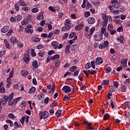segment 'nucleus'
<instances>
[{"label":"nucleus","instance_id":"4d7b16f0","mask_svg":"<svg viewBox=\"0 0 130 130\" xmlns=\"http://www.w3.org/2000/svg\"><path fill=\"white\" fill-rule=\"evenodd\" d=\"M0 93H6V89L5 88V87H2L0 88Z\"/></svg>","mask_w":130,"mask_h":130},{"label":"nucleus","instance_id":"aec40b11","mask_svg":"<svg viewBox=\"0 0 130 130\" xmlns=\"http://www.w3.org/2000/svg\"><path fill=\"white\" fill-rule=\"evenodd\" d=\"M32 66L34 69H37V68H38V62H37V60H34L32 63Z\"/></svg>","mask_w":130,"mask_h":130},{"label":"nucleus","instance_id":"58836bf2","mask_svg":"<svg viewBox=\"0 0 130 130\" xmlns=\"http://www.w3.org/2000/svg\"><path fill=\"white\" fill-rule=\"evenodd\" d=\"M108 28L109 31H111L113 29V25L112 24H109L108 25Z\"/></svg>","mask_w":130,"mask_h":130},{"label":"nucleus","instance_id":"13d9d810","mask_svg":"<svg viewBox=\"0 0 130 130\" xmlns=\"http://www.w3.org/2000/svg\"><path fill=\"white\" fill-rule=\"evenodd\" d=\"M75 36H76V33L72 32L70 34V35L69 36V38H70V39H72V38H74V37H75Z\"/></svg>","mask_w":130,"mask_h":130},{"label":"nucleus","instance_id":"4be33fe9","mask_svg":"<svg viewBox=\"0 0 130 130\" xmlns=\"http://www.w3.org/2000/svg\"><path fill=\"white\" fill-rule=\"evenodd\" d=\"M60 57V55L59 54L54 55L53 56L50 57V59L51 60H55V59H57Z\"/></svg>","mask_w":130,"mask_h":130},{"label":"nucleus","instance_id":"2eb2a0df","mask_svg":"<svg viewBox=\"0 0 130 130\" xmlns=\"http://www.w3.org/2000/svg\"><path fill=\"white\" fill-rule=\"evenodd\" d=\"M51 45L53 47L54 49H57V46H58V43L56 41H53L51 43Z\"/></svg>","mask_w":130,"mask_h":130},{"label":"nucleus","instance_id":"72a5a7b5","mask_svg":"<svg viewBox=\"0 0 130 130\" xmlns=\"http://www.w3.org/2000/svg\"><path fill=\"white\" fill-rule=\"evenodd\" d=\"M70 45H67L66 48L65 49V52L66 53H70Z\"/></svg>","mask_w":130,"mask_h":130},{"label":"nucleus","instance_id":"de8ad7c7","mask_svg":"<svg viewBox=\"0 0 130 130\" xmlns=\"http://www.w3.org/2000/svg\"><path fill=\"white\" fill-rule=\"evenodd\" d=\"M110 91L111 93H114L115 92V88L113 87V86L111 85L110 87Z\"/></svg>","mask_w":130,"mask_h":130},{"label":"nucleus","instance_id":"bf43d9fd","mask_svg":"<svg viewBox=\"0 0 130 130\" xmlns=\"http://www.w3.org/2000/svg\"><path fill=\"white\" fill-rule=\"evenodd\" d=\"M90 15H91V14H90V12L89 11L85 12L84 13V16L85 18H88V17H89Z\"/></svg>","mask_w":130,"mask_h":130},{"label":"nucleus","instance_id":"39448f33","mask_svg":"<svg viewBox=\"0 0 130 130\" xmlns=\"http://www.w3.org/2000/svg\"><path fill=\"white\" fill-rule=\"evenodd\" d=\"M108 45H109V42L107 41H105L103 44L100 45L99 48L100 49H103L106 47H108Z\"/></svg>","mask_w":130,"mask_h":130},{"label":"nucleus","instance_id":"c756f323","mask_svg":"<svg viewBox=\"0 0 130 130\" xmlns=\"http://www.w3.org/2000/svg\"><path fill=\"white\" fill-rule=\"evenodd\" d=\"M55 115H56L57 117H59L61 115V110H58L56 113Z\"/></svg>","mask_w":130,"mask_h":130},{"label":"nucleus","instance_id":"5fc2aeb1","mask_svg":"<svg viewBox=\"0 0 130 130\" xmlns=\"http://www.w3.org/2000/svg\"><path fill=\"white\" fill-rule=\"evenodd\" d=\"M86 1L87 0H83V4L81 5V7L83 8V9H85V8H86Z\"/></svg>","mask_w":130,"mask_h":130},{"label":"nucleus","instance_id":"412c9836","mask_svg":"<svg viewBox=\"0 0 130 130\" xmlns=\"http://www.w3.org/2000/svg\"><path fill=\"white\" fill-rule=\"evenodd\" d=\"M35 92H36V88L35 87H32L28 90L29 94H33Z\"/></svg>","mask_w":130,"mask_h":130},{"label":"nucleus","instance_id":"338daca9","mask_svg":"<svg viewBox=\"0 0 130 130\" xmlns=\"http://www.w3.org/2000/svg\"><path fill=\"white\" fill-rule=\"evenodd\" d=\"M70 99H71V98H70V97H69V96H64L63 97V101H70Z\"/></svg>","mask_w":130,"mask_h":130},{"label":"nucleus","instance_id":"7c9ffc66","mask_svg":"<svg viewBox=\"0 0 130 130\" xmlns=\"http://www.w3.org/2000/svg\"><path fill=\"white\" fill-rule=\"evenodd\" d=\"M109 84V80L106 79L103 81L102 85L104 86H106V85H108Z\"/></svg>","mask_w":130,"mask_h":130},{"label":"nucleus","instance_id":"774afa93","mask_svg":"<svg viewBox=\"0 0 130 130\" xmlns=\"http://www.w3.org/2000/svg\"><path fill=\"white\" fill-rule=\"evenodd\" d=\"M111 68L110 67H108L106 70V73H110L111 72Z\"/></svg>","mask_w":130,"mask_h":130},{"label":"nucleus","instance_id":"69168bd1","mask_svg":"<svg viewBox=\"0 0 130 130\" xmlns=\"http://www.w3.org/2000/svg\"><path fill=\"white\" fill-rule=\"evenodd\" d=\"M15 9L16 10V11H19L20 10V7L19 6V4H16L15 5Z\"/></svg>","mask_w":130,"mask_h":130},{"label":"nucleus","instance_id":"393cba45","mask_svg":"<svg viewBox=\"0 0 130 130\" xmlns=\"http://www.w3.org/2000/svg\"><path fill=\"white\" fill-rule=\"evenodd\" d=\"M37 19L39 20V21H41V20H43L44 19V16L43 15H42L41 13H40L37 17Z\"/></svg>","mask_w":130,"mask_h":130},{"label":"nucleus","instance_id":"c03bdc74","mask_svg":"<svg viewBox=\"0 0 130 130\" xmlns=\"http://www.w3.org/2000/svg\"><path fill=\"white\" fill-rule=\"evenodd\" d=\"M88 73H89L90 75H96L97 73V72L96 71H91V70H88Z\"/></svg>","mask_w":130,"mask_h":130},{"label":"nucleus","instance_id":"680f3d73","mask_svg":"<svg viewBox=\"0 0 130 130\" xmlns=\"http://www.w3.org/2000/svg\"><path fill=\"white\" fill-rule=\"evenodd\" d=\"M20 105L22 108L25 107L26 106V102L24 101H22Z\"/></svg>","mask_w":130,"mask_h":130},{"label":"nucleus","instance_id":"ea45409f","mask_svg":"<svg viewBox=\"0 0 130 130\" xmlns=\"http://www.w3.org/2000/svg\"><path fill=\"white\" fill-rule=\"evenodd\" d=\"M94 31H95V27H92L90 29V33L89 34L90 37H91V36H92V35H93V33H94Z\"/></svg>","mask_w":130,"mask_h":130},{"label":"nucleus","instance_id":"9b49d317","mask_svg":"<svg viewBox=\"0 0 130 130\" xmlns=\"http://www.w3.org/2000/svg\"><path fill=\"white\" fill-rule=\"evenodd\" d=\"M9 29L10 26H5L1 29V32H2V33H7V32L9 31Z\"/></svg>","mask_w":130,"mask_h":130},{"label":"nucleus","instance_id":"6ab92c4d","mask_svg":"<svg viewBox=\"0 0 130 130\" xmlns=\"http://www.w3.org/2000/svg\"><path fill=\"white\" fill-rule=\"evenodd\" d=\"M4 42L5 43V47L8 49H11V46H10V43H9V42H8V40L6 39H4Z\"/></svg>","mask_w":130,"mask_h":130},{"label":"nucleus","instance_id":"bb28decb","mask_svg":"<svg viewBox=\"0 0 130 130\" xmlns=\"http://www.w3.org/2000/svg\"><path fill=\"white\" fill-rule=\"evenodd\" d=\"M121 64H127V58L126 59H122L121 60Z\"/></svg>","mask_w":130,"mask_h":130},{"label":"nucleus","instance_id":"9d476101","mask_svg":"<svg viewBox=\"0 0 130 130\" xmlns=\"http://www.w3.org/2000/svg\"><path fill=\"white\" fill-rule=\"evenodd\" d=\"M87 23L89 25H93V24H94V23H95V18H94L93 17L88 18V19L87 20Z\"/></svg>","mask_w":130,"mask_h":130},{"label":"nucleus","instance_id":"a878e982","mask_svg":"<svg viewBox=\"0 0 130 130\" xmlns=\"http://www.w3.org/2000/svg\"><path fill=\"white\" fill-rule=\"evenodd\" d=\"M121 92H125L126 91V86L125 85H122L120 88Z\"/></svg>","mask_w":130,"mask_h":130},{"label":"nucleus","instance_id":"49530a36","mask_svg":"<svg viewBox=\"0 0 130 130\" xmlns=\"http://www.w3.org/2000/svg\"><path fill=\"white\" fill-rule=\"evenodd\" d=\"M13 33V29H10L8 32L6 34V36L8 37H10V35H12V34Z\"/></svg>","mask_w":130,"mask_h":130},{"label":"nucleus","instance_id":"c85d7f7f","mask_svg":"<svg viewBox=\"0 0 130 130\" xmlns=\"http://www.w3.org/2000/svg\"><path fill=\"white\" fill-rule=\"evenodd\" d=\"M19 4L21 7H26L27 6V3L24 2V1H20Z\"/></svg>","mask_w":130,"mask_h":130},{"label":"nucleus","instance_id":"f704fd0d","mask_svg":"<svg viewBox=\"0 0 130 130\" xmlns=\"http://www.w3.org/2000/svg\"><path fill=\"white\" fill-rule=\"evenodd\" d=\"M6 122L7 123H10V126L11 127L14 126V123H13V121L8 119V120H6Z\"/></svg>","mask_w":130,"mask_h":130},{"label":"nucleus","instance_id":"f03ea898","mask_svg":"<svg viewBox=\"0 0 130 130\" xmlns=\"http://www.w3.org/2000/svg\"><path fill=\"white\" fill-rule=\"evenodd\" d=\"M22 20V16L21 15H17L14 17H12L10 18V20L12 23H15V22H18L19 21Z\"/></svg>","mask_w":130,"mask_h":130},{"label":"nucleus","instance_id":"20e7f679","mask_svg":"<svg viewBox=\"0 0 130 130\" xmlns=\"http://www.w3.org/2000/svg\"><path fill=\"white\" fill-rule=\"evenodd\" d=\"M94 38L96 41H101L103 39V35L99 32H96L94 35Z\"/></svg>","mask_w":130,"mask_h":130},{"label":"nucleus","instance_id":"1a4fd4ad","mask_svg":"<svg viewBox=\"0 0 130 130\" xmlns=\"http://www.w3.org/2000/svg\"><path fill=\"white\" fill-rule=\"evenodd\" d=\"M83 124L85 125H87V126H88L89 129H94V128L92 127V123L91 122H89L88 121H83Z\"/></svg>","mask_w":130,"mask_h":130},{"label":"nucleus","instance_id":"a211bd4d","mask_svg":"<svg viewBox=\"0 0 130 130\" xmlns=\"http://www.w3.org/2000/svg\"><path fill=\"white\" fill-rule=\"evenodd\" d=\"M83 27H84V25L80 23L75 26V29L77 31H80V30H81V29L83 28Z\"/></svg>","mask_w":130,"mask_h":130},{"label":"nucleus","instance_id":"4468645a","mask_svg":"<svg viewBox=\"0 0 130 130\" xmlns=\"http://www.w3.org/2000/svg\"><path fill=\"white\" fill-rule=\"evenodd\" d=\"M20 74L23 77H27L29 75V72L27 70H22Z\"/></svg>","mask_w":130,"mask_h":130},{"label":"nucleus","instance_id":"5701e85b","mask_svg":"<svg viewBox=\"0 0 130 130\" xmlns=\"http://www.w3.org/2000/svg\"><path fill=\"white\" fill-rule=\"evenodd\" d=\"M24 31L25 33H30L31 34L33 33V29L31 28H28L27 27L24 28Z\"/></svg>","mask_w":130,"mask_h":130},{"label":"nucleus","instance_id":"6e6552de","mask_svg":"<svg viewBox=\"0 0 130 130\" xmlns=\"http://www.w3.org/2000/svg\"><path fill=\"white\" fill-rule=\"evenodd\" d=\"M118 42L121 43V44H123L124 43V37L122 35H120L119 38L117 39Z\"/></svg>","mask_w":130,"mask_h":130},{"label":"nucleus","instance_id":"4c0bfd02","mask_svg":"<svg viewBox=\"0 0 130 130\" xmlns=\"http://www.w3.org/2000/svg\"><path fill=\"white\" fill-rule=\"evenodd\" d=\"M77 45H78L77 44H75V45H73L71 46L72 51H74V50H76V49L77 48V47H78Z\"/></svg>","mask_w":130,"mask_h":130},{"label":"nucleus","instance_id":"2f4dec72","mask_svg":"<svg viewBox=\"0 0 130 130\" xmlns=\"http://www.w3.org/2000/svg\"><path fill=\"white\" fill-rule=\"evenodd\" d=\"M90 7H92V4L89 3L88 2V0H86V9L89 10Z\"/></svg>","mask_w":130,"mask_h":130},{"label":"nucleus","instance_id":"f3484780","mask_svg":"<svg viewBox=\"0 0 130 130\" xmlns=\"http://www.w3.org/2000/svg\"><path fill=\"white\" fill-rule=\"evenodd\" d=\"M2 104L3 105H6L7 104V102H8V96L5 95L3 99H2Z\"/></svg>","mask_w":130,"mask_h":130},{"label":"nucleus","instance_id":"0e129e2a","mask_svg":"<svg viewBox=\"0 0 130 130\" xmlns=\"http://www.w3.org/2000/svg\"><path fill=\"white\" fill-rule=\"evenodd\" d=\"M113 84H114V87H115V88L118 87V83L117 82V81H114Z\"/></svg>","mask_w":130,"mask_h":130},{"label":"nucleus","instance_id":"e2e57ef3","mask_svg":"<svg viewBox=\"0 0 130 130\" xmlns=\"http://www.w3.org/2000/svg\"><path fill=\"white\" fill-rule=\"evenodd\" d=\"M49 101V98L47 97L45 98V99L44 100V103L45 104H48V102Z\"/></svg>","mask_w":130,"mask_h":130},{"label":"nucleus","instance_id":"b1692460","mask_svg":"<svg viewBox=\"0 0 130 130\" xmlns=\"http://www.w3.org/2000/svg\"><path fill=\"white\" fill-rule=\"evenodd\" d=\"M102 18L103 19L104 21L108 22V19H109L108 16L105 14H103L102 15Z\"/></svg>","mask_w":130,"mask_h":130},{"label":"nucleus","instance_id":"423d86ee","mask_svg":"<svg viewBox=\"0 0 130 130\" xmlns=\"http://www.w3.org/2000/svg\"><path fill=\"white\" fill-rule=\"evenodd\" d=\"M23 60L28 64V63H29V61H30V55L28 54H25L24 55Z\"/></svg>","mask_w":130,"mask_h":130},{"label":"nucleus","instance_id":"a19ab883","mask_svg":"<svg viewBox=\"0 0 130 130\" xmlns=\"http://www.w3.org/2000/svg\"><path fill=\"white\" fill-rule=\"evenodd\" d=\"M109 114L108 113L105 114L104 116V120H107L109 118Z\"/></svg>","mask_w":130,"mask_h":130},{"label":"nucleus","instance_id":"37998d69","mask_svg":"<svg viewBox=\"0 0 130 130\" xmlns=\"http://www.w3.org/2000/svg\"><path fill=\"white\" fill-rule=\"evenodd\" d=\"M17 45L19 48H22V47H24V44H23V43H22L21 42H19L17 43Z\"/></svg>","mask_w":130,"mask_h":130},{"label":"nucleus","instance_id":"603ef678","mask_svg":"<svg viewBox=\"0 0 130 130\" xmlns=\"http://www.w3.org/2000/svg\"><path fill=\"white\" fill-rule=\"evenodd\" d=\"M91 68V63H90L89 62H88L87 63H86V64L85 65V69L86 70H89V69H90Z\"/></svg>","mask_w":130,"mask_h":130},{"label":"nucleus","instance_id":"ddd939ff","mask_svg":"<svg viewBox=\"0 0 130 130\" xmlns=\"http://www.w3.org/2000/svg\"><path fill=\"white\" fill-rule=\"evenodd\" d=\"M103 62V59L101 57L96 58L95 59V64H101Z\"/></svg>","mask_w":130,"mask_h":130},{"label":"nucleus","instance_id":"cd10ccee","mask_svg":"<svg viewBox=\"0 0 130 130\" xmlns=\"http://www.w3.org/2000/svg\"><path fill=\"white\" fill-rule=\"evenodd\" d=\"M9 101L8 105H9V106H12V105H14V104L15 103L14 100H9Z\"/></svg>","mask_w":130,"mask_h":130},{"label":"nucleus","instance_id":"052dcab7","mask_svg":"<svg viewBox=\"0 0 130 130\" xmlns=\"http://www.w3.org/2000/svg\"><path fill=\"white\" fill-rule=\"evenodd\" d=\"M112 13L114 15H119V10H116L113 11Z\"/></svg>","mask_w":130,"mask_h":130},{"label":"nucleus","instance_id":"864d4df0","mask_svg":"<svg viewBox=\"0 0 130 130\" xmlns=\"http://www.w3.org/2000/svg\"><path fill=\"white\" fill-rule=\"evenodd\" d=\"M28 24V21H27V20H23L22 22H21V25H27Z\"/></svg>","mask_w":130,"mask_h":130},{"label":"nucleus","instance_id":"473e14b6","mask_svg":"<svg viewBox=\"0 0 130 130\" xmlns=\"http://www.w3.org/2000/svg\"><path fill=\"white\" fill-rule=\"evenodd\" d=\"M32 42H40V38H34L32 39Z\"/></svg>","mask_w":130,"mask_h":130},{"label":"nucleus","instance_id":"f257e3e1","mask_svg":"<svg viewBox=\"0 0 130 130\" xmlns=\"http://www.w3.org/2000/svg\"><path fill=\"white\" fill-rule=\"evenodd\" d=\"M40 119H46L49 116V113L47 111H41L39 114Z\"/></svg>","mask_w":130,"mask_h":130},{"label":"nucleus","instance_id":"a18cd8bd","mask_svg":"<svg viewBox=\"0 0 130 130\" xmlns=\"http://www.w3.org/2000/svg\"><path fill=\"white\" fill-rule=\"evenodd\" d=\"M38 11H39L38 8H35L31 10V13H34V14H36V13H38Z\"/></svg>","mask_w":130,"mask_h":130},{"label":"nucleus","instance_id":"8fccbe9b","mask_svg":"<svg viewBox=\"0 0 130 130\" xmlns=\"http://www.w3.org/2000/svg\"><path fill=\"white\" fill-rule=\"evenodd\" d=\"M14 97V93H11L9 97L8 96L7 100L9 101V100H12L13 98Z\"/></svg>","mask_w":130,"mask_h":130},{"label":"nucleus","instance_id":"c9c22d12","mask_svg":"<svg viewBox=\"0 0 130 130\" xmlns=\"http://www.w3.org/2000/svg\"><path fill=\"white\" fill-rule=\"evenodd\" d=\"M107 24H108V21H103L102 23V27L106 28V27L107 26Z\"/></svg>","mask_w":130,"mask_h":130},{"label":"nucleus","instance_id":"e433bc0d","mask_svg":"<svg viewBox=\"0 0 130 130\" xmlns=\"http://www.w3.org/2000/svg\"><path fill=\"white\" fill-rule=\"evenodd\" d=\"M70 71L72 72V73H74L76 70H77V66H72V67L70 68Z\"/></svg>","mask_w":130,"mask_h":130},{"label":"nucleus","instance_id":"79ce46f5","mask_svg":"<svg viewBox=\"0 0 130 130\" xmlns=\"http://www.w3.org/2000/svg\"><path fill=\"white\" fill-rule=\"evenodd\" d=\"M8 117H9V118H12L13 119H15V118H16V116L14 115V114L13 113L9 114L8 115Z\"/></svg>","mask_w":130,"mask_h":130},{"label":"nucleus","instance_id":"3c124183","mask_svg":"<svg viewBox=\"0 0 130 130\" xmlns=\"http://www.w3.org/2000/svg\"><path fill=\"white\" fill-rule=\"evenodd\" d=\"M37 31L38 32H42L43 31V28L41 26H39L37 28Z\"/></svg>","mask_w":130,"mask_h":130},{"label":"nucleus","instance_id":"09e8293b","mask_svg":"<svg viewBox=\"0 0 130 130\" xmlns=\"http://www.w3.org/2000/svg\"><path fill=\"white\" fill-rule=\"evenodd\" d=\"M31 56H32V57H35V56H36V52H35V50L34 49H32L31 50Z\"/></svg>","mask_w":130,"mask_h":130},{"label":"nucleus","instance_id":"f8f14e48","mask_svg":"<svg viewBox=\"0 0 130 130\" xmlns=\"http://www.w3.org/2000/svg\"><path fill=\"white\" fill-rule=\"evenodd\" d=\"M71 28H72V26L66 25V26H63L62 27V30L64 31V32H67V31L70 30Z\"/></svg>","mask_w":130,"mask_h":130},{"label":"nucleus","instance_id":"0eeeda50","mask_svg":"<svg viewBox=\"0 0 130 130\" xmlns=\"http://www.w3.org/2000/svg\"><path fill=\"white\" fill-rule=\"evenodd\" d=\"M62 90V91H63V92H64L66 93L72 91V89H71V87H70L68 85L64 86L63 87Z\"/></svg>","mask_w":130,"mask_h":130},{"label":"nucleus","instance_id":"7ed1b4c3","mask_svg":"<svg viewBox=\"0 0 130 130\" xmlns=\"http://www.w3.org/2000/svg\"><path fill=\"white\" fill-rule=\"evenodd\" d=\"M111 4L112 5L113 8L114 9H120L121 5H120V3L117 1V0H112L111 2Z\"/></svg>","mask_w":130,"mask_h":130},{"label":"nucleus","instance_id":"dca6fc26","mask_svg":"<svg viewBox=\"0 0 130 130\" xmlns=\"http://www.w3.org/2000/svg\"><path fill=\"white\" fill-rule=\"evenodd\" d=\"M10 42L11 44H15V43H17L18 42V40L16 39V37H12L10 38Z\"/></svg>","mask_w":130,"mask_h":130},{"label":"nucleus","instance_id":"6e6d98bb","mask_svg":"<svg viewBox=\"0 0 130 130\" xmlns=\"http://www.w3.org/2000/svg\"><path fill=\"white\" fill-rule=\"evenodd\" d=\"M117 58H118L117 56L114 55L112 56L111 60H113V61H114L116 60Z\"/></svg>","mask_w":130,"mask_h":130}]
</instances>
